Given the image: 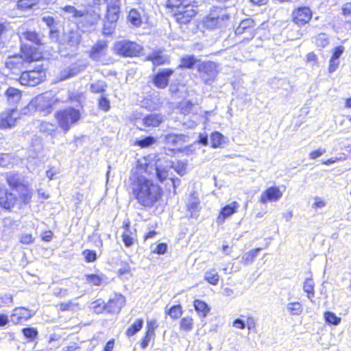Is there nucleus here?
Here are the masks:
<instances>
[{
    "label": "nucleus",
    "instance_id": "obj_63",
    "mask_svg": "<svg viewBox=\"0 0 351 351\" xmlns=\"http://www.w3.org/2000/svg\"><path fill=\"white\" fill-rule=\"evenodd\" d=\"M124 265H125V267L123 268H120L117 271V274L119 276L130 274L131 271V269H130V267L128 263L125 262Z\"/></svg>",
    "mask_w": 351,
    "mask_h": 351
},
{
    "label": "nucleus",
    "instance_id": "obj_41",
    "mask_svg": "<svg viewBox=\"0 0 351 351\" xmlns=\"http://www.w3.org/2000/svg\"><path fill=\"white\" fill-rule=\"evenodd\" d=\"M98 108L103 112H108L111 108L110 101L106 95H101L97 99Z\"/></svg>",
    "mask_w": 351,
    "mask_h": 351
},
{
    "label": "nucleus",
    "instance_id": "obj_55",
    "mask_svg": "<svg viewBox=\"0 0 351 351\" xmlns=\"http://www.w3.org/2000/svg\"><path fill=\"white\" fill-rule=\"evenodd\" d=\"M19 241L22 244L28 245L33 243L34 237L31 233H24L21 235Z\"/></svg>",
    "mask_w": 351,
    "mask_h": 351
},
{
    "label": "nucleus",
    "instance_id": "obj_57",
    "mask_svg": "<svg viewBox=\"0 0 351 351\" xmlns=\"http://www.w3.org/2000/svg\"><path fill=\"white\" fill-rule=\"evenodd\" d=\"M167 249V245L165 243H158L155 250H154V253L156 254H164L166 253Z\"/></svg>",
    "mask_w": 351,
    "mask_h": 351
},
{
    "label": "nucleus",
    "instance_id": "obj_58",
    "mask_svg": "<svg viewBox=\"0 0 351 351\" xmlns=\"http://www.w3.org/2000/svg\"><path fill=\"white\" fill-rule=\"evenodd\" d=\"M325 152V149H317L313 150L309 154V158L311 159H316L317 158L321 156Z\"/></svg>",
    "mask_w": 351,
    "mask_h": 351
},
{
    "label": "nucleus",
    "instance_id": "obj_30",
    "mask_svg": "<svg viewBox=\"0 0 351 351\" xmlns=\"http://www.w3.org/2000/svg\"><path fill=\"white\" fill-rule=\"evenodd\" d=\"M86 283L90 287H99L105 283L104 276L97 274H87L85 275Z\"/></svg>",
    "mask_w": 351,
    "mask_h": 351
},
{
    "label": "nucleus",
    "instance_id": "obj_12",
    "mask_svg": "<svg viewBox=\"0 0 351 351\" xmlns=\"http://www.w3.org/2000/svg\"><path fill=\"white\" fill-rule=\"evenodd\" d=\"M256 30L255 21L251 18H246L240 21L234 29V33L239 36L243 34L247 35L248 37L245 38L243 40H249L255 36Z\"/></svg>",
    "mask_w": 351,
    "mask_h": 351
},
{
    "label": "nucleus",
    "instance_id": "obj_33",
    "mask_svg": "<svg viewBox=\"0 0 351 351\" xmlns=\"http://www.w3.org/2000/svg\"><path fill=\"white\" fill-rule=\"evenodd\" d=\"M194 319L192 316L186 315L182 317L179 322L180 330L184 332H189L193 329Z\"/></svg>",
    "mask_w": 351,
    "mask_h": 351
},
{
    "label": "nucleus",
    "instance_id": "obj_5",
    "mask_svg": "<svg viewBox=\"0 0 351 351\" xmlns=\"http://www.w3.org/2000/svg\"><path fill=\"white\" fill-rule=\"evenodd\" d=\"M47 69L43 64L34 66L32 69L22 71L18 79V82L23 86L34 87L46 80Z\"/></svg>",
    "mask_w": 351,
    "mask_h": 351
},
{
    "label": "nucleus",
    "instance_id": "obj_44",
    "mask_svg": "<svg viewBox=\"0 0 351 351\" xmlns=\"http://www.w3.org/2000/svg\"><path fill=\"white\" fill-rule=\"evenodd\" d=\"M193 106L191 101H182L178 104V108L181 114L186 115L191 112Z\"/></svg>",
    "mask_w": 351,
    "mask_h": 351
},
{
    "label": "nucleus",
    "instance_id": "obj_50",
    "mask_svg": "<svg viewBox=\"0 0 351 351\" xmlns=\"http://www.w3.org/2000/svg\"><path fill=\"white\" fill-rule=\"evenodd\" d=\"M62 10L64 12L72 14L73 17L80 18L84 16V13L82 11L77 10L74 6L67 5H65Z\"/></svg>",
    "mask_w": 351,
    "mask_h": 351
},
{
    "label": "nucleus",
    "instance_id": "obj_59",
    "mask_svg": "<svg viewBox=\"0 0 351 351\" xmlns=\"http://www.w3.org/2000/svg\"><path fill=\"white\" fill-rule=\"evenodd\" d=\"M339 64V62L338 60H332V58H330L329 60V65L328 68V72H334L337 69Z\"/></svg>",
    "mask_w": 351,
    "mask_h": 351
},
{
    "label": "nucleus",
    "instance_id": "obj_27",
    "mask_svg": "<svg viewBox=\"0 0 351 351\" xmlns=\"http://www.w3.org/2000/svg\"><path fill=\"white\" fill-rule=\"evenodd\" d=\"M228 19L226 14H221L217 16H209L206 18L205 25L207 27L213 29L218 27Z\"/></svg>",
    "mask_w": 351,
    "mask_h": 351
},
{
    "label": "nucleus",
    "instance_id": "obj_52",
    "mask_svg": "<svg viewBox=\"0 0 351 351\" xmlns=\"http://www.w3.org/2000/svg\"><path fill=\"white\" fill-rule=\"evenodd\" d=\"M186 167L187 164L185 162L178 161L173 169L178 174L182 176L186 173Z\"/></svg>",
    "mask_w": 351,
    "mask_h": 351
},
{
    "label": "nucleus",
    "instance_id": "obj_54",
    "mask_svg": "<svg viewBox=\"0 0 351 351\" xmlns=\"http://www.w3.org/2000/svg\"><path fill=\"white\" fill-rule=\"evenodd\" d=\"M75 306H77V304H74L72 301H68L66 302H60L58 304L59 310L61 311H68L73 309Z\"/></svg>",
    "mask_w": 351,
    "mask_h": 351
},
{
    "label": "nucleus",
    "instance_id": "obj_42",
    "mask_svg": "<svg viewBox=\"0 0 351 351\" xmlns=\"http://www.w3.org/2000/svg\"><path fill=\"white\" fill-rule=\"evenodd\" d=\"M156 141L154 137L147 136L141 139L136 140L134 142V145L138 146L141 148H146L154 144Z\"/></svg>",
    "mask_w": 351,
    "mask_h": 351
},
{
    "label": "nucleus",
    "instance_id": "obj_47",
    "mask_svg": "<svg viewBox=\"0 0 351 351\" xmlns=\"http://www.w3.org/2000/svg\"><path fill=\"white\" fill-rule=\"evenodd\" d=\"M287 309L292 315H300L303 311L302 305L298 302L289 303Z\"/></svg>",
    "mask_w": 351,
    "mask_h": 351
},
{
    "label": "nucleus",
    "instance_id": "obj_15",
    "mask_svg": "<svg viewBox=\"0 0 351 351\" xmlns=\"http://www.w3.org/2000/svg\"><path fill=\"white\" fill-rule=\"evenodd\" d=\"M174 73V70L170 68L158 71L152 76V83L158 89L165 88L169 84V77Z\"/></svg>",
    "mask_w": 351,
    "mask_h": 351
},
{
    "label": "nucleus",
    "instance_id": "obj_23",
    "mask_svg": "<svg viewBox=\"0 0 351 351\" xmlns=\"http://www.w3.org/2000/svg\"><path fill=\"white\" fill-rule=\"evenodd\" d=\"M164 116L160 113H151L145 115L143 119V125L145 128H157L164 122Z\"/></svg>",
    "mask_w": 351,
    "mask_h": 351
},
{
    "label": "nucleus",
    "instance_id": "obj_6",
    "mask_svg": "<svg viewBox=\"0 0 351 351\" xmlns=\"http://www.w3.org/2000/svg\"><path fill=\"white\" fill-rule=\"evenodd\" d=\"M55 119L58 125L64 132H67L73 124L81 119V112L74 107H67L58 110L55 113Z\"/></svg>",
    "mask_w": 351,
    "mask_h": 351
},
{
    "label": "nucleus",
    "instance_id": "obj_60",
    "mask_svg": "<svg viewBox=\"0 0 351 351\" xmlns=\"http://www.w3.org/2000/svg\"><path fill=\"white\" fill-rule=\"evenodd\" d=\"M53 237V233L51 230H46L43 232L41 239L46 242H49Z\"/></svg>",
    "mask_w": 351,
    "mask_h": 351
},
{
    "label": "nucleus",
    "instance_id": "obj_62",
    "mask_svg": "<svg viewBox=\"0 0 351 351\" xmlns=\"http://www.w3.org/2000/svg\"><path fill=\"white\" fill-rule=\"evenodd\" d=\"M246 325L248 330H254L256 328V321L253 317L248 316L246 319Z\"/></svg>",
    "mask_w": 351,
    "mask_h": 351
},
{
    "label": "nucleus",
    "instance_id": "obj_53",
    "mask_svg": "<svg viewBox=\"0 0 351 351\" xmlns=\"http://www.w3.org/2000/svg\"><path fill=\"white\" fill-rule=\"evenodd\" d=\"M13 303V297L10 293H5L0 296V304L1 306H10Z\"/></svg>",
    "mask_w": 351,
    "mask_h": 351
},
{
    "label": "nucleus",
    "instance_id": "obj_22",
    "mask_svg": "<svg viewBox=\"0 0 351 351\" xmlns=\"http://www.w3.org/2000/svg\"><path fill=\"white\" fill-rule=\"evenodd\" d=\"M26 63L23 58L20 56L19 52L8 57L5 66L11 71L20 70Z\"/></svg>",
    "mask_w": 351,
    "mask_h": 351
},
{
    "label": "nucleus",
    "instance_id": "obj_35",
    "mask_svg": "<svg viewBox=\"0 0 351 351\" xmlns=\"http://www.w3.org/2000/svg\"><path fill=\"white\" fill-rule=\"evenodd\" d=\"M107 87L108 85L104 81L97 80L95 82L90 84V90L92 93L101 94L103 95L106 93Z\"/></svg>",
    "mask_w": 351,
    "mask_h": 351
},
{
    "label": "nucleus",
    "instance_id": "obj_17",
    "mask_svg": "<svg viewBox=\"0 0 351 351\" xmlns=\"http://www.w3.org/2000/svg\"><path fill=\"white\" fill-rule=\"evenodd\" d=\"M239 208V204L237 201H233L221 207L217 216V223L218 224L223 223L228 218L237 213Z\"/></svg>",
    "mask_w": 351,
    "mask_h": 351
},
{
    "label": "nucleus",
    "instance_id": "obj_8",
    "mask_svg": "<svg viewBox=\"0 0 351 351\" xmlns=\"http://www.w3.org/2000/svg\"><path fill=\"white\" fill-rule=\"evenodd\" d=\"M313 12L310 7L298 5L291 13L290 19L295 26L299 28L308 25L313 19Z\"/></svg>",
    "mask_w": 351,
    "mask_h": 351
},
{
    "label": "nucleus",
    "instance_id": "obj_29",
    "mask_svg": "<svg viewBox=\"0 0 351 351\" xmlns=\"http://www.w3.org/2000/svg\"><path fill=\"white\" fill-rule=\"evenodd\" d=\"M193 306L197 315L201 317H206L210 313V308L208 304L202 300H194Z\"/></svg>",
    "mask_w": 351,
    "mask_h": 351
},
{
    "label": "nucleus",
    "instance_id": "obj_38",
    "mask_svg": "<svg viewBox=\"0 0 351 351\" xmlns=\"http://www.w3.org/2000/svg\"><path fill=\"white\" fill-rule=\"evenodd\" d=\"M211 147L217 148L221 146L224 141V136L218 131L212 132L210 135Z\"/></svg>",
    "mask_w": 351,
    "mask_h": 351
},
{
    "label": "nucleus",
    "instance_id": "obj_2",
    "mask_svg": "<svg viewBox=\"0 0 351 351\" xmlns=\"http://www.w3.org/2000/svg\"><path fill=\"white\" fill-rule=\"evenodd\" d=\"M130 188L134 199L143 208L155 206L162 198V188L145 176L133 173L130 177Z\"/></svg>",
    "mask_w": 351,
    "mask_h": 351
},
{
    "label": "nucleus",
    "instance_id": "obj_32",
    "mask_svg": "<svg viewBox=\"0 0 351 351\" xmlns=\"http://www.w3.org/2000/svg\"><path fill=\"white\" fill-rule=\"evenodd\" d=\"M127 18L128 21L134 27H139L143 23L141 14L135 8L130 10Z\"/></svg>",
    "mask_w": 351,
    "mask_h": 351
},
{
    "label": "nucleus",
    "instance_id": "obj_14",
    "mask_svg": "<svg viewBox=\"0 0 351 351\" xmlns=\"http://www.w3.org/2000/svg\"><path fill=\"white\" fill-rule=\"evenodd\" d=\"M33 316L31 310L24 306L15 307L10 315L14 325H22Z\"/></svg>",
    "mask_w": 351,
    "mask_h": 351
},
{
    "label": "nucleus",
    "instance_id": "obj_10",
    "mask_svg": "<svg viewBox=\"0 0 351 351\" xmlns=\"http://www.w3.org/2000/svg\"><path fill=\"white\" fill-rule=\"evenodd\" d=\"M19 119L16 108H8L0 112V130H8L14 127Z\"/></svg>",
    "mask_w": 351,
    "mask_h": 351
},
{
    "label": "nucleus",
    "instance_id": "obj_39",
    "mask_svg": "<svg viewBox=\"0 0 351 351\" xmlns=\"http://www.w3.org/2000/svg\"><path fill=\"white\" fill-rule=\"evenodd\" d=\"M325 322L329 325L337 326L340 324L341 318L332 311H326L324 313Z\"/></svg>",
    "mask_w": 351,
    "mask_h": 351
},
{
    "label": "nucleus",
    "instance_id": "obj_28",
    "mask_svg": "<svg viewBox=\"0 0 351 351\" xmlns=\"http://www.w3.org/2000/svg\"><path fill=\"white\" fill-rule=\"evenodd\" d=\"M40 0H16V8L21 12L34 10L39 5Z\"/></svg>",
    "mask_w": 351,
    "mask_h": 351
},
{
    "label": "nucleus",
    "instance_id": "obj_40",
    "mask_svg": "<svg viewBox=\"0 0 351 351\" xmlns=\"http://www.w3.org/2000/svg\"><path fill=\"white\" fill-rule=\"evenodd\" d=\"M21 332L24 337L29 342L35 340L38 335V332L36 328L29 326L22 328Z\"/></svg>",
    "mask_w": 351,
    "mask_h": 351
},
{
    "label": "nucleus",
    "instance_id": "obj_7",
    "mask_svg": "<svg viewBox=\"0 0 351 351\" xmlns=\"http://www.w3.org/2000/svg\"><path fill=\"white\" fill-rule=\"evenodd\" d=\"M143 48L134 41L121 40L117 41L113 47L114 53L123 58L138 57L142 53Z\"/></svg>",
    "mask_w": 351,
    "mask_h": 351
},
{
    "label": "nucleus",
    "instance_id": "obj_37",
    "mask_svg": "<svg viewBox=\"0 0 351 351\" xmlns=\"http://www.w3.org/2000/svg\"><path fill=\"white\" fill-rule=\"evenodd\" d=\"M183 313V308L180 304L171 306L167 311L166 314L173 320H176L181 317Z\"/></svg>",
    "mask_w": 351,
    "mask_h": 351
},
{
    "label": "nucleus",
    "instance_id": "obj_20",
    "mask_svg": "<svg viewBox=\"0 0 351 351\" xmlns=\"http://www.w3.org/2000/svg\"><path fill=\"white\" fill-rule=\"evenodd\" d=\"M125 302V298L121 293H115L106 303V313H119Z\"/></svg>",
    "mask_w": 351,
    "mask_h": 351
},
{
    "label": "nucleus",
    "instance_id": "obj_34",
    "mask_svg": "<svg viewBox=\"0 0 351 351\" xmlns=\"http://www.w3.org/2000/svg\"><path fill=\"white\" fill-rule=\"evenodd\" d=\"M197 62L199 60L193 55L185 56L180 58V64L178 65V68L191 69Z\"/></svg>",
    "mask_w": 351,
    "mask_h": 351
},
{
    "label": "nucleus",
    "instance_id": "obj_51",
    "mask_svg": "<svg viewBox=\"0 0 351 351\" xmlns=\"http://www.w3.org/2000/svg\"><path fill=\"white\" fill-rule=\"evenodd\" d=\"M156 177L160 182H163L168 178V171L165 168L156 167Z\"/></svg>",
    "mask_w": 351,
    "mask_h": 351
},
{
    "label": "nucleus",
    "instance_id": "obj_64",
    "mask_svg": "<svg viewBox=\"0 0 351 351\" xmlns=\"http://www.w3.org/2000/svg\"><path fill=\"white\" fill-rule=\"evenodd\" d=\"M114 347V339L108 341L104 347V351H112Z\"/></svg>",
    "mask_w": 351,
    "mask_h": 351
},
{
    "label": "nucleus",
    "instance_id": "obj_48",
    "mask_svg": "<svg viewBox=\"0 0 351 351\" xmlns=\"http://www.w3.org/2000/svg\"><path fill=\"white\" fill-rule=\"evenodd\" d=\"M82 255L86 263L95 262L97 258V253L95 250L86 249L83 250Z\"/></svg>",
    "mask_w": 351,
    "mask_h": 351
},
{
    "label": "nucleus",
    "instance_id": "obj_61",
    "mask_svg": "<svg viewBox=\"0 0 351 351\" xmlns=\"http://www.w3.org/2000/svg\"><path fill=\"white\" fill-rule=\"evenodd\" d=\"M329 43L328 39L326 38H316V45L320 48L326 47Z\"/></svg>",
    "mask_w": 351,
    "mask_h": 351
},
{
    "label": "nucleus",
    "instance_id": "obj_16",
    "mask_svg": "<svg viewBox=\"0 0 351 351\" xmlns=\"http://www.w3.org/2000/svg\"><path fill=\"white\" fill-rule=\"evenodd\" d=\"M282 196V192L277 186H271L266 188L261 194L258 201L265 204L267 202H275L279 200Z\"/></svg>",
    "mask_w": 351,
    "mask_h": 351
},
{
    "label": "nucleus",
    "instance_id": "obj_24",
    "mask_svg": "<svg viewBox=\"0 0 351 351\" xmlns=\"http://www.w3.org/2000/svg\"><path fill=\"white\" fill-rule=\"evenodd\" d=\"M164 141L167 145L178 148L185 143L186 136L182 134L169 133L165 136Z\"/></svg>",
    "mask_w": 351,
    "mask_h": 351
},
{
    "label": "nucleus",
    "instance_id": "obj_19",
    "mask_svg": "<svg viewBox=\"0 0 351 351\" xmlns=\"http://www.w3.org/2000/svg\"><path fill=\"white\" fill-rule=\"evenodd\" d=\"M108 48V41L97 40L88 51V56L93 60L98 61L107 53Z\"/></svg>",
    "mask_w": 351,
    "mask_h": 351
},
{
    "label": "nucleus",
    "instance_id": "obj_43",
    "mask_svg": "<svg viewBox=\"0 0 351 351\" xmlns=\"http://www.w3.org/2000/svg\"><path fill=\"white\" fill-rule=\"evenodd\" d=\"M219 275L215 269H212L206 273L204 280L212 285H217L219 281Z\"/></svg>",
    "mask_w": 351,
    "mask_h": 351
},
{
    "label": "nucleus",
    "instance_id": "obj_45",
    "mask_svg": "<svg viewBox=\"0 0 351 351\" xmlns=\"http://www.w3.org/2000/svg\"><path fill=\"white\" fill-rule=\"evenodd\" d=\"M262 250L261 247L246 252L242 257L243 263L247 264L254 261L258 253Z\"/></svg>",
    "mask_w": 351,
    "mask_h": 351
},
{
    "label": "nucleus",
    "instance_id": "obj_36",
    "mask_svg": "<svg viewBox=\"0 0 351 351\" xmlns=\"http://www.w3.org/2000/svg\"><path fill=\"white\" fill-rule=\"evenodd\" d=\"M304 291L308 299L312 300L315 295V282L312 278H307L303 284Z\"/></svg>",
    "mask_w": 351,
    "mask_h": 351
},
{
    "label": "nucleus",
    "instance_id": "obj_18",
    "mask_svg": "<svg viewBox=\"0 0 351 351\" xmlns=\"http://www.w3.org/2000/svg\"><path fill=\"white\" fill-rule=\"evenodd\" d=\"M123 232L121 234V240L126 247L133 245L136 240V230L131 228V223L129 220L123 222Z\"/></svg>",
    "mask_w": 351,
    "mask_h": 351
},
{
    "label": "nucleus",
    "instance_id": "obj_11",
    "mask_svg": "<svg viewBox=\"0 0 351 351\" xmlns=\"http://www.w3.org/2000/svg\"><path fill=\"white\" fill-rule=\"evenodd\" d=\"M34 102L36 108L47 115L51 112L58 100L53 97H49L43 93L36 97Z\"/></svg>",
    "mask_w": 351,
    "mask_h": 351
},
{
    "label": "nucleus",
    "instance_id": "obj_1",
    "mask_svg": "<svg viewBox=\"0 0 351 351\" xmlns=\"http://www.w3.org/2000/svg\"><path fill=\"white\" fill-rule=\"evenodd\" d=\"M5 182L9 189L0 187V208L12 212L15 207L22 208L30 204L34 196V190L29 183L23 180L18 172L5 173Z\"/></svg>",
    "mask_w": 351,
    "mask_h": 351
},
{
    "label": "nucleus",
    "instance_id": "obj_46",
    "mask_svg": "<svg viewBox=\"0 0 351 351\" xmlns=\"http://www.w3.org/2000/svg\"><path fill=\"white\" fill-rule=\"evenodd\" d=\"M340 14L344 19H349V22H351V0H347L342 4Z\"/></svg>",
    "mask_w": 351,
    "mask_h": 351
},
{
    "label": "nucleus",
    "instance_id": "obj_31",
    "mask_svg": "<svg viewBox=\"0 0 351 351\" xmlns=\"http://www.w3.org/2000/svg\"><path fill=\"white\" fill-rule=\"evenodd\" d=\"M143 319L141 317L137 318L125 330V334L128 337H131L138 333L143 328Z\"/></svg>",
    "mask_w": 351,
    "mask_h": 351
},
{
    "label": "nucleus",
    "instance_id": "obj_13",
    "mask_svg": "<svg viewBox=\"0 0 351 351\" xmlns=\"http://www.w3.org/2000/svg\"><path fill=\"white\" fill-rule=\"evenodd\" d=\"M158 327V324L156 319L147 321L145 332L139 341V345L142 349L146 348L151 341H154Z\"/></svg>",
    "mask_w": 351,
    "mask_h": 351
},
{
    "label": "nucleus",
    "instance_id": "obj_26",
    "mask_svg": "<svg viewBox=\"0 0 351 351\" xmlns=\"http://www.w3.org/2000/svg\"><path fill=\"white\" fill-rule=\"evenodd\" d=\"M145 60L152 62L155 66L167 64L170 62L167 57L162 55L160 50L153 51L146 57Z\"/></svg>",
    "mask_w": 351,
    "mask_h": 351
},
{
    "label": "nucleus",
    "instance_id": "obj_56",
    "mask_svg": "<svg viewBox=\"0 0 351 351\" xmlns=\"http://www.w3.org/2000/svg\"><path fill=\"white\" fill-rule=\"evenodd\" d=\"M344 47L343 45H339L335 47L333 49L332 56L330 58H332V60H338V58L341 56V54L344 51Z\"/></svg>",
    "mask_w": 351,
    "mask_h": 351
},
{
    "label": "nucleus",
    "instance_id": "obj_3",
    "mask_svg": "<svg viewBox=\"0 0 351 351\" xmlns=\"http://www.w3.org/2000/svg\"><path fill=\"white\" fill-rule=\"evenodd\" d=\"M19 53L27 64L44 60V43L36 31L27 29L19 35Z\"/></svg>",
    "mask_w": 351,
    "mask_h": 351
},
{
    "label": "nucleus",
    "instance_id": "obj_4",
    "mask_svg": "<svg viewBox=\"0 0 351 351\" xmlns=\"http://www.w3.org/2000/svg\"><path fill=\"white\" fill-rule=\"evenodd\" d=\"M165 8L180 27L194 22L199 12L197 0H166Z\"/></svg>",
    "mask_w": 351,
    "mask_h": 351
},
{
    "label": "nucleus",
    "instance_id": "obj_25",
    "mask_svg": "<svg viewBox=\"0 0 351 351\" xmlns=\"http://www.w3.org/2000/svg\"><path fill=\"white\" fill-rule=\"evenodd\" d=\"M120 6L116 3H110L108 5L106 9V19L110 23H115L119 18Z\"/></svg>",
    "mask_w": 351,
    "mask_h": 351
},
{
    "label": "nucleus",
    "instance_id": "obj_49",
    "mask_svg": "<svg viewBox=\"0 0 351 351\" xmlns=\"http://www.w3.org/2000/svg\"><path fill=\"white\" fill-rule=\"evenodd\" d=\"M93 308L97 313H106V303L98 299L93 302Z\"/></svg>",
    "mask_w": 351,
    "mask_h": 351
},
{
    "label": "nucleus",
    "instance_id": "obj_9",
    "mask_svg": "<svg viewBox=\"0 0 351 351\" xmlns=\"http://www.w3.org/2000/svg\"><path fill=\"white\" fill-rule=\"evenodd\" d=\"M197 70L204 79L205 84L214 81L219 73L218 64L213 61H204L199 63Z\"/></svg>",
    "mask_w": 351,
    "mask_h": 351
},
{
    "label": "nucleus",
    "instance_id": "obj_21",
    "mask_svg": "<svg viewBox=\"0 0 351 351\" xmlns=\"http://www.w3.org/2000/svg\"><path fill=\"white\" fill-rule=\"evenodd\" d=\"M7 104L10 106H16L22 100L23 91L14 86H8L4 91Z\"/></svg>",
    "mask_w": 351,
    "mask_h": 351
}]
</instances>
